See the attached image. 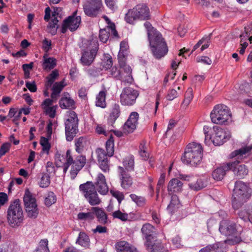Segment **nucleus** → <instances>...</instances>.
I'll return each mask as SVG.
<instances>
[{
  "label": "nucleus",
  "mask_w": 252,
  "mask_h": 252,
  "mask_svg": "<svg viewBox=\"0 0 252 252\" xmlns=\"http://www.w3.org/2000/svg\"><path fill=\"white\" fill-rule=\"evenodd\" d=\"M231 117L228 107L222 104L215 105L210 113L212 123L219 125H225Z\"/></svg>",
  "instance_id": "nucleus-6"
},
{
  "label": "nucleus",
  "mask_w": 252,
  "mask_h": 252,
  "mask_svg": "<svg viewBox=\"0 0 252 252\" xmlns=\"http://www.w3.org/2000/svg\"><path fill=\"white\" fill-rule=\"evenodd\" d=\"M23 201L28 216L31 218H36L38 214L36 199L29 190L25 191Z\"/></svg>",
  "instance_id": "nucleus-11"
},
{
  "label": "nucleus",
  "mask_w": 252,
  "mask_h": 252,
  "mask_svg": "<svg viewBox=\"0 0 252 252\" xmlns=\"http://www.w3.org/2000/svg\"><path fill=\"white\" fill-rule=\"evenodd\" d=\"M138 118L139 114L137 112H131L129 115L128 119L123 126L124 133H129L132 132L136 128Z\"/></svg>",
  "instance_id": "nucleus-17"
},
{
  "label": "nucleus",
  "mask_w": 252,
  "mask_h": 252,
  "mask_svg": "<svg viewBox=\"0 0 252 252\" xmlns=\"http://www.w3.org/2000/svg\"><path fill=\"white\" fill-rule=\"evenodd\" d=\"M125 169L127 171H133L134 170V158L133 155L126 157L123 161Z\"/></svg>",
  "instance_id": "nucleus-34"
},
{
  "label": "nucleus",
  "mask_w": 252,
  "mask_h": 252,
  "mask_svg": "<svg viewBox=\"0 0 252 252\" xmlns=\"http://www.w3.org/2000/svg\"><path fill=\"white\" fill-rule=\"evenodd\" d=\"M79 189L83 194L85 199L92 206L98 205L101 202L94 184L92 182L88 181L79 186Z\"/></svg>",
  "instance_id": "nucleus-7"
},
{
  "label": "nucleus",
  "mask_w": 252,
  "mask_h": 252,
  "mask_svg": "<svg viewBox=\"0 0 252 252\" xmlns=\"http://www.w3.org/2000/svg\"><path fill=\"white\" fill-rule=\"evenodd\" d=\"M165 173H162L160 175V176L158 179V184H157V192H158L159 191L160 188L163 185L164 182H165Z\"/></svg>",
  "instance_id": "nucleus-62"
},
{
  "label": "nucleus",
  "mask_w": 252,
  "mask_h": 252,
  "mask_svg": "<svg viewBox=\"0 0 252 252\" xmlns=\"http://www.w3.org/2000/svg\"><path fill=\"white\" fill-rule=\"evenodd\" d=\"M65 131L66 139L71 141L78 132V120L77 114L72 111L69 118L65 122Z\"/></svg>",
  "instance_id": "nucleus-9"
},
{
  "label": "nucleus",
  "mask_w": 252,
  "mask_h": 252,
  "mask_svg": "<svg viewBox=\"0 0 252 252\" xmlns=\"http://www.w3.org/2000/svg\"><path fill=\"white\" fill-rule=\"evenodd\" d=\"M59 74L57 70H53L47 77V81L46 82V86L47 88H50L52 86L53 83L59 76Z\"/></svg>",
  "instance_id": "nucleus-44"
},
{
  "label": "nucleus",
  "mask_w": 252,
  "mask_h": 252,
  "mask_svg": "<svg viewBox=\"0 0 252 252\" xmlns=\"http://www.w3.org/2000/svg\"><path fill=\"white\" fill-rule=\"evenodd\" d=\"M119 64L120 65L119 68L116 66L111 68V75L125 84L132 83L133 79L131 75L132 69L131 67L126 64V63H123L124 64Z\"/></svg>",
  "instance_id": "nucleus-8"
},
{
  "label": "nucleus",
  "mask_w": 252,
  "mask_h": 252,
  "mask_svg": "<svg viewBox=\"0 0 252 252\" xmlns=\"http://www.w3.org/2000/svg\"><path fill=\"white\" fill-rule=\"evenodd\" d=\"M113 65V60L111 56L107 54L104 58V61L103 63V67L105 69H108L112 67Z\"/></svg>",
  "instance_id": "nucleus-56"
},
{
  "label": "nucleus",
  "mask_w": 252,
  "mask_h": 252,
  "mask_svg": "<svg viewBox=\"0 0 252 252\" xmlns=\"http://www.w3.org/2000/svg\"><path fill=\"white\" fill-rule=\"evenodd\" d=\"M178 96V93L177 91L174 89H169L168 91L166 99L168 100H173Z\"/></svg>",
  "instance_id": "nucleus-58"
},
{
  "label": "nucleus",
  "mask_w": 252,
  "mask_h": 252,
  "mask_svg": "<svg viewBox=\"0 0 252 252\" xmlns=\"http://www.w3.org/2000/svg\"><path fill=\"white\" fill-rule=\"evenodd\" d=\"M57 200L56 196L52 191H49L45 198V204L47 206H51L54 204Z\"/></svg>",
  "instance_id": "nucleus-50"
},
{
  "label": "nucleus",
  "mask_w": 252,
  "mask_h": 252,
  "mask_svg": "<svg viewBox=\"0 0 252 252\" xmlns=\"http://www.w3.org/2000/svg\"><path fill=\"white\" fill-rule=\"evenodd\" d=\"M106 155L107 157H112L114 153V137L111 135L109 139L106 142Z\"/></svg>",
  "instance_id": "nucleus-41"
},
{
  "label": "nucleus",
  "mask_w": 252,
  "mask_h": 252,
  "mask_svg": "<svg viewBox=\"0 0 252 252\" xmlns=\"http://www.w3.org/2000/svg\"><path fill=\"white\" fill-rule=\"evenodd\" d=\"M85 144L86 139L83 137H80L75 140V151L78 154H81L83 152Z\"/></svg>",
  "instance_id": "nucleus-45"
},
{
  "label": "nucleus",
  "mask_w": 252,
  "mask_h": 252,
  "mask_svg": "<svg viewBox=\"0 0 252 252\" xmlns=\"http://www.w3.org/2000/svg\"><path fill=\"white\" fill-rule=\"evenodd\" d=\"M44 62L43 63V68L44 69L51 70L53 69L57 64V60L53 57L46 58L44 56Z\"/></svg>",
  "instance_id": "nucleus-38"
},
{
  "label": "nucleus",
  "mask_w": 252,
  "mask_h": 252,
  "mask_svg": "<svg viewBox=\"0 0 252 252\" xmlns=\"http://www.w3.org/2000/svg\"><path fill=\"white\" fill-rule=\"evenodd\" d=\"M50 176L49 174L47 173H43L39 182V186L41 188H45L50 185Z\"/></svg>",
  "instance_id": "nucleus-46"
},
{
  "label": "nucleus",
  "mask_w": 252,
  "mask_h": 252,
  "mask_svg": "<svg viewBox=\"0 0 252 252\" xmlns=\"http://www.w3.org/2000/svg\"><path fill=\"white\" fill-rule=\"evenodd\" d=\"M46 113L51 118H54L56 115V108L54 107H48L45 109Z\"/></svg>",
  "instance_id": "nucleus-64"
},
{
  "label": "nucleus",
  "mask_w": 252,
  "mask_h": 252,
  "mask_svg": "<svg viewBox=\"0 0 252 252\" xmlns=\"http://www.w3.org/2000/svg\"><path fill=\"white\" fill-rule=\"evenodd\" d=\"M176 75V72H174V71H173L172 73H167L166 75V76L164 79V80L163 82V86L164 87H166L167 83L169 81V77L171 78V80H173V79H174Z\"/></svg>",
  "instance_id": "nucleus-60"
},
{
  "label": "nucleus",
  "mask_w": 252,
  "mask_h": 252,
  "mask_svg": "<svg viewBox=\"0 0 252 252\" xmlns=\"http://www.w3.org/2000/svg\"><path fill=\"white\" fill-rule=\"evenodd\" d=\"M230 137L229 133H227L221 127L215 126L213 128V131H211V136H209V140L211 139L214 145L220 146L229 140Z\"/></svg>",
  "instance_id": "nucleus-12"
},
{
  "label": "nucleus",
  "mask_w": 252,
  "mask_h": 252,
  "mask_svg": "<svg viewBox=\"0 0 252 252\" xmlns=\"http://www.w3.org/2000/svg\"><path fill=\"white\" fill-rule=\"evenodd\" d=\"M52 42L50 40L45 38L43 41V49L46 52L49 51L51 49Z\"/></svg>",
  "instance_id": "nucleus-63"
},
{
  "label": "nucleus",
  "mask_w": 252,
  "mask_h": 252,
  "mask_svg": "<svg viewBox=\"0 0 252 252\" xmlns=\"http://www.w3.org/2000/svg\"><path fill=\"white\" fill-rule=\"evenodd\" d=\"M92 211L97 218V221L101 224H105L108 222V216L103 209L99 207H92Z\"/></svg>",
  "instance_id": "nucleus-27"
},
{
  "label": "nucleus",
  "mask_w": 252,
  "mask_h": 252,
  "mask_svg": "<svg viewBox=\"0 0 252 252\" xmlns=\"http://www.w3.org/2000/svg\"><path fill=\"white\" fill-rule=\"evenodd\" d=\"M48 245V241L47 239L41 240L38 247L33 252H49Z\"/></svg>",
  "instance_id": "nucleus-43"
},
{
  "label": "nucleus",
  "mask_w": 252,
  "mask_h": 252,
  "mask_svg": "<svg viewBox=\"0 0 252 252\" xmlns=\"http://www.w3.org/2000/svg\"><path fill=\"white\" fill-rule=\"evenodd\" d=\"M229 163L230 170H232L238 178H244L248 174V168L245 164H240L238 160Z\"/></svg>",
  "instance_id": "nucleus-18"
},
{
  "label": "nucleus",
  "mask_w": 252,
  "mask_h": 252,
  "mask_svg": "<svg viewBox=\"0 0 252 252\" xmlns=\"http://www.w3.org/2000/svg\"><path fill=\"white\" fill-rule=\"evenodd\" d=\"M26 86L31 92L34 93L37 91V87L34 81L32 82H26Z\"/></svg>",
  "instance_id": "nucleus-61"
},
{
  "label": "nucleus",
  "mask_w": 252,
  "mask_h": 252,
  "mask_svg": "<svg viewBox=\"0 0 252 252\" xmlns=\"http://www.w3.org/2000/svg\"><path fill=\"white\" fill-rule=\"evenodd\" d=\"M202 152L203 148L200 144L195 142L190 143L185 148L181 160L184 164L195 166L201 161Z\"/></svg>",
  "instance_id": "nucleus-3"
},
{
  "label": "nucleus",
  "mask_w": 252,
  "mask_h": 252,
  "mask_svg": "<svg viewBox=\"0 0 252 252\" xmlns=\"http://www.w3.org/2000/svg\"><path fill=\"white\" fill-rule=\"evenodd\" d=\"M40 143L42 147V151L48 153L51 148V145L49 142L48 139L44 137H41Z\"/></svg>",
  "instance_id": "nucleus-54"
},
{
  "label": "nucleus",
  "mask_w": 252,
  "mask_h": 252,
  "mask_svg": "<svg viewBox=\"0 0 252 252\" xmlns=\"http://www.w3.org/2000/svg\"><path fill=\"white\" fill-rule=\"evenodd\" d=\"M95 104L96 106L104 108L106 106V92L102 91L99 92L96 97Z\"/></svg>",
  "instance_id": "nucleus-39"
},
{
  "label": "nucleus",
  "mask_w": 252,
  "mask_h": 252,
  "mask_svg": "<svg viewBox=\"0 0 252 252\" xmlns=\"http://www.w3.org/2000/svg\"><path fill=\"white\" fill-rule=\"evenodd\" d=\"M109 28L107 26V28L100 29L99 31V39L102 42L105 43L109 37Z\"/></svg>",
  "instance_id": "nucleus-49"
},
{
  "label": "nucleus",
  "mask_w": 252,
  "mask_h": 252,
  "mask_svg": "<svg viewBox=\"0 0 252 252\" xmlns=\"http://www.w3.org/2000/svg\"><path fill=\"white\" fill-rule=\"evenodd\" d=\"M11 144L9 143H3L0 148V158L4 155L10 149Z\"/></svg>",
  "instance_id": "nucleus-59"
},
{
  "label": "nucleus",
  "mask_w": 252,
  "mask_h": 252,
  "mask_svg": "<svg viewBox=\"0 0 252 252\" xmlns=\"http://www.w3.org/2000/svg\"><path fill=\"white\" fill-rule=\"evenodd\" d=\"M146 149L145 142H142L140 143L139 146V154L144 160H147L149 157V154L147 151Z\"/></svg>",
  "instance_id": "nucleus-48"
},
{
  "label": "nucleus",
  "mask_w": 252,
  "mask_h": 252,
  "mask_svg": "<svg viewBox=\"0 0 252 252\" xmlns=\"http://www.w3.org/2000/svg\"><path fill=\"white\" fill-rule=\"evenodd\" d=\"M145 245L149 252H163L165 251L164 244L159 240L145 242Z\"/></svg>",
  "instance_id": "nucleus-22"
},
{
  "label": "nucleus",
  "mask_w": 252,
  "mask_h": 252,
  "mask_svg": "<svg viewBox=\"0 0 252 252\" xmlns=\"http://www.w3.org/2000/svg\"><path fill=\"white\" fill-rule=\"evenodd\" d=\"M252 150V144L250 146H246L238 150L234 151L232 153L233 157H238V158H242L244 155L249 153Z\"/></svg>",
  "instance_id": "nucleus-40"
},
{
  "label": "nucleus",
  "mask_w": 252,
  "mask_h": 252,
  "mask_svg": "<svg viewBox=\"0 0 252 252\" xmlns=\"http://www.w3.org/2000/svg\"><path fill=\"white\" fill-rule=\"evenodd\" d=\"M229 163L223 164L221 166L218 167L212 172L213 178L217 181L221 180L224 177L227 171L230 170Z\"/></svg>",
  "instance_id": "nucleus-24"
},
{
  "label": "nucleus",
  "mask_w": 252,
  "mask_h": 252,
  "mask_svg": "<svg viewBox=\"0 0 252 252\" xmlns=\"http://www.w3.org/2000/svg\"><path fill=\"white\" fill-rule=\"evenodd\" d=\"M63 81H62L59 82H56L53 85L52 88V93L51 94V97L53 99H56L58 96L59 95L64 85L63 84Z\"/></svg>",
  "instance_id": "nucleus-36"
},
{
  "label": "nucleus",
  "mask_w": 252,
  "mask_h": 252,
  "mask_svg": "<svg viewBox=\"0 0 252 252\" xmlns=\"http://www.w3.org/2000/svg\"><path fill=\"white\" fill-rule=\"evenodd\" d=\"M110 193L113 197L117 199L119 203H121L124 199V195L122 192L118 190H111Z\"/></svg>",
  "instance_id": "nucleus-57"
},
{
  "label": "nucleus",
  "mask_w": 252,
  "mask_h": 252,
  "mask_svg": "<svg viewBox=\"0 0 252 252\" xmlns=\"http://www.w3.org/2000/svg\"><path fill=\"white\" fill-rule=\"evenodd\" d=\"M219 231L221 234L226 236L236 237L239 235L236 223L227 220H223L220 222Z\"/></svg>",
  "instance_id": "nucleus-14"
},
{
  "label": "nucleus",
  "mask_w": 252,
  "mask_h": 252,
  "mask_svg": "<svg viewBox=\"0 0 252 252\" xmlns=\"http://www.w3.org/2000/svg\"><path fill=\"white\" fill-rule=\"evenodd\" d=\"M97 52L96 48L92 49L90 51H84L82 53V57L80 59L83 65L88 66L91 65L94 61Z\"/></svg>",
  "instance_id": "nucleus-21"
},
{
  "label": "nucleus",
  "mask_w": 252,
  "mask_h": 252,
  "mask_svg": "<svg viewBox=\"0 0 252 252\" xmlns=\"http://www.w3.org/2000/svg\"><path fill=\"white\" fill-rule=\"evenodd\" d=\"M96 190L102 195L106 194L109 190L108 187L106 184L105 176L102 173H99L95 182Z\"/></svg>",
  "instance_id": "nucleus-20"
},
{
  "label": "nucleus",
  "mask_w": 252,
  "mask_h": 252,
  "mask_svg": "<svg viewBox=\"0 0 252 252\" xmlns=\"http://www.w3.org/2000/svg\"><path fill=\"white\" fill-rule=\"evenodd\" d=\"M76 243L85 248H89L90 241L88 235L84 232H80L76 240Z\"/></svg>",
  "instance_id": "nucleus-32"
},
{
  "label": "nucleus",
  "mask_w": 252,
  "mask_h": 252,
  "mask_svg": "<svg viewBox=\"0 0 252 252\" xmlns=\"http://www.w3.org/2000/svg\"><path fill=\"white\" fill-rule=\"evenodd\" d=\"M207 185V181L204 179L201 178L198 179L195 183L189 184V188L195 191L199 190L205 188Z\"/></svg>",
  "instance_id": "nucleus-35"
},
{
  "label": "nucleus",
  "mask_w": 252,
  "mask_h": 252,
  "mask_svg": "<svg viewBox=\"0 0 252 252\" xmlns=\"http://www.w3.org/2000/svg\"><path fill=\"white\" fill-rule=\"evenodd\" d=\"M139 95V91L130 87L124 88L120 94V102L122 105H133Z\"/></svg>",
  "instance_id": "nucleus-10"
},
{
  "label": "nucleus",
  "mask_w": 252,
  "mask_h": 252,
  "mask_svg": "<svg viewBox=\"0 0 252 252\" xmlns=\"http://www.w3.org/2000/svg\"><path fill=\"white\" fill-rule=\"evenodd\" d=\"M55 163L57 167H62L63 172L65 174L71 166L70 178L74 180L78 172L82 169L86 163V156L78 154L71 155V151L68 149L65 154L58 151L55 155Z\"/></svg>",
  "instance_id": "nucleus-1"
},
{
  "label": "nucleus",
  "mask_w": 252,
  "mask_h": 252,
  "mask_svg": "<svg viewBox=\"0 0 252 252\" xmlns=\"http://www.w3.org/2000/svg\"><path fill=\"white\" fill-rule=\"evenodd\" d=\"M155 229V227L149 223H146L142 225L141 231L146 240L145 242H150L154 239Z\"/></svg>",
  "instance_id": "nucleus-25"
},
{
  "label": "nucleus",
  "mask_w": 252,
  "mask_h": 252,
  "mask_svg": "<svg viewBox=\"0 0 252 252\" xmlns=\"http://www.w3.org/2000/svg\"><path fill=\"white\" fill-rule=\"evenodd\" d=\"M151 19V13L146 4L139 3L130 9L125 14V20L130 24H134L136 20H148Z\"/></svg>",
  "instance_id": "nucleus-4"
},
{
  "label": "nucleus",
  "mask_w": 252,
  "mask_h": 252,
  "mask_svg": "<svg viewBox=\"0 0 252 252\" xmlns=\"http://www.w3.org/2000/svg\"><path fill=\"white\" fill-rule=\"evenodd\" d=\"M102 6L101 0H90L83 7L85 13L90 17H95Z\"/></svg>",
  "instance_id": "nucleus-15"
},
{
  "label": "nucleus",
  "mask_w": 252,
  "mask_h": 252,
  "mask_svg": "<svg viewBox=\"0 0 252 252\" xmlns=\"http://www.w3.org/2000/svg\"><path fill=\"white\" fill-rule=\"evenodd\" d=\"M181 206L179 198L176 195H173L171 196L170 204L167 207V211L172 215Z\"/></svg>",
  "instance_id": "nucleus-31"
},
{
  "label": "nucleus",
  "mask_w": 252,
  "mask_h": 252,
  "mask_svg": "<svg viewBox=\"0 0 252 252\" xmlns=\"http://www.w3.org/2000/svg\"><path fill=\"white\" fill-rule=\"evenodd\" d=\"M252 195V189L244 182L237 181L235 183L233 196H236L242 200H248Z\"/></svg>",
  "instance_id": "nucleus-13"
},
{
  "label": "nucleus",
  "mask_w": 252,
  "mask_h": 252,
  "mask_svg": "<svg viewBox=\"0 0 252 252\" xmlns=\"http://www.w3.org/2000/svg\"><path fill=\"white\" fill-rule=\"evenodd\" d=\"M219 250V246L217 244L208 245L202 248L199 252H217Z\"/></svg>",
  "instance_id": "nucleus-53"
},
{
  "label": "nucleus",
  "mask_w": 252,
  "mask_h": 252,
  "mask_svg": "<svg viewBox=\"0 0 252 252\" xmlns=\"http://www.w3.org/2000/svg\"><path fill=\"white\" fill-rule=\"evenodd\" d=\"M96 152L97 154V161L100 168L104 172H109L110 167L106 153L102 149H97Z\"/></svg>",
  "instance_id": "nucleus-19"
},
{
  "label": "nucleus",
  "mask_w": 252,
  "mask_h": 252,
  "mask_svg": "<svg viewBox=\"0 0 252 252\" xmlns=\"http://www.w3.org/2000/svg\"><path fill=\"white\" fill-rule=\"evenodd\" d=\"M94 218L93 211L87 213L80 212L77 215V219L81 220L91 221Z\"/></svg>",
  "instance_id": "nucleus-47"
},
{
  "label": "nucleus",
  "mask_w": 252,
  "mask_h": 252,
  "mask_svg": "<svg viewBox=\"0 0 252 252\" xmlns=\"http://www.w3.org/2000/svg\"><path fill=\"white\" fill-rule=\"evenodd\" d=\"M144 26L147 30L152 54L156 59H160L168 52L166 43L161 33L153 27L149 22H146Z\"/></svg>",
  "instance_id": "nucleus-2"
},
{
  "label": "nucleus",
  "mask_w": 252,
  "mask_h": 252,
  "mask_svg": "<svg viewBox=\"0 0 252 252\" xmlns=\"http://www.w3.org/2000/svg\"><path fill=\"white\" fill-rule=\"evenodd\" d=\"M58 22L59 20L57 17L53 18L47 27V32L52 35H56L58 29Z\"/></svg>",
  "instance_id": "nucleus-37"
},
{
  "label": "nucleus",
  "mask_w": 252,
  "mask_h": 252,
  "mask_svg": "<svg viewBox=\"0 0 252 252\" xmlns=\"http://www.w3.org/2000/svg\"><path fill=\"white\" fill-rule=\"evenodd\" d=\"M115 247L117 252H137L135 248L125 241L118 242Z\"/></svg>",
  "instance_id": "nucleus-28"
},
{
  "label": "nucleus",
  "mask_w": 252,
  "mask_h": 252,
  "mask_svg": "<svg viewBox=\"0 0 252 252\" xmlns=\"http://www.w3.org/2000/svg\"><path fill=\"white\" fill-rule=\"evenodd\" d=\"M193 97V89L192 88L189 87L185 93V98L182 103V105L187 107L190 103Z\"/></svg>",
  "instance_id": "nucleus-42"
},
{
  "label": "nucleus",
  "mask_w": 252,
  "mask_h": 252,
  "mask_svg": "<svg viewBox=\"0 0 252 252\" xmlns=\"http://www.w3.org/2000/svg\"><path fill=\"white\" fill-rule=\"evenodd\" d=\"M128 44L123 41L120 43V51L118 55V60L119 63L124 64L125 63H126V57L128 53Z\"/></svg>",
  "instance_id": "nucleus-26"
},
{
  "label": "nucleus",
  "mask_w": 252,
  "mask_h": 252,
  "mask_svg": "<svg viewBox=\"0 0 252 252\" xmlns=\"http://www.w3.org/2000/svg\"><path fill=\"white\" fill-rule=\"evenodd\" d=\"M7 213V221L11 227L19 226L22 222L24 217L19 199H16L10 204Z\"/></svg>",
  "instance_id": "nucleus-5"
},
{
  "label": "nucleus",
  "mask_w": 252,
  "mask_h": 252,
  "mask_svg": "<svg viewBox=\"0 0 252 252\" xmlns=\"http://www.w3.org/2000/svg\"><path fill=\"white\" fill-rule=\"evenodd\" d=\"M118 169L121 187L125 189H129L133 184L132 178L124 167L119 166Z\"/></svg>",
  "instance_id": "nucleus-16"
},
{
  "label": "nucleus",
  "mask_w": 252,
  "mask_h": 252,
  "mask_svg": "<svg viewBox=\"0 0 252 252\" xmlns=\"http://www.w3.org/2000/svg\"><path fill=\"white\" fill-rule=\"evenodd\" d=\"M112 216L114 219H118L122 221H126L128 220V215L127 213H122L120 210L114 212Z\"/></svg>",
  "instance_id": "nucleus-52"
},
{
  "label": "nucleus",
  "mask_w": 252,
  "mask_h": 252,
  "mask_svg": "<svg viewBox=\"0 0 252 252\" xmlns=\"http://www.w3.org/2000/svg\"><path fill=\"white\" fill-rule=\"evenodd\" d=\"M183 186L182 182L178 179H171L168 185L167 190L168 192H178L182 190Z\"/></svg>",
  "instance_id": "nucleus-29"
},
{
  "label": "nucleus",
  "mask_w": 252,
  "mask_h": 252,
  "mask_svg": "<svg viewBox=\"0 0 252 252\" xmlns=\"http://www.w3.org/2000/svg\"><path fill=\"white\" fill-rule=\"evenodd\" d=\"M121 113L120 107L119 104L115 103L112 108L111 113L108 119V124L113 126Z\"/></svg>",
  "instance_id": "nucleus-30"
},
{
  "label": "nucleus",
  "mask_w": 252,
  "mask_h": 252,
  "mask_svg": "<svg viewBox=\"0 0 252 252\" xmlns=\"http://www.w3.org/2000/svg\"><path fill=\"white\" fill-rule=\"evenodd\" d=\"M129 196L131 200L134 201L137 206H143L145 205L146 202L145 197L138 196L135 194H131Z\"/></svg>",
  "instance_id": "nucleus-51"
},
{
  "label": "nucleus",
  "mask_w": 252,
  "mask_h": 252,
  "mask_svg": "<svg viewBox=\"0 0 252 252\" xmlns=\"http://www.w3.org/2000/svg\"><path fill=\"white\" fill-rule=\"evenodd\" d=\"M59 105L62 109H74L75 102L70 97H62L59 101Z\"/></svg>",
  "instance_id": "nucleus-33"
},
{
  "label": "nucleus",
  "mask_w": 252,
  "mask_h": 252,
  "mask_svg": "<svg viewBox=\"0 0 252 252\" xmlns=\"http://www.w3.org/2000/svg\"><path fill=\"white\" fill-rule=\"evenodd\" d=\"M67 21L69 30L71 32L76 31L79 27L81 23V18L80 16H77V11L74 12L72 15L68 16L64 20Z\"/></svg>",
  "instance_id": "nucleus-23"
},
{
  "label": "nucleus",
  "mask_w": 252,
  "mask_h": 252,
  "mask_svg": "<svg viewBox=\"0 0 252 252\" xmlns=\"http://www.w3.org/2000/svg\"><path fill=\"white\" fill-rule=\"evenodd\" d=\"M246 200H242L239 198H237L236 196H233L232 200V205L234 209L238 210L239 209Z\"/></svg>",
  "instance_id": "nucleus-55"
}]
</instances>
